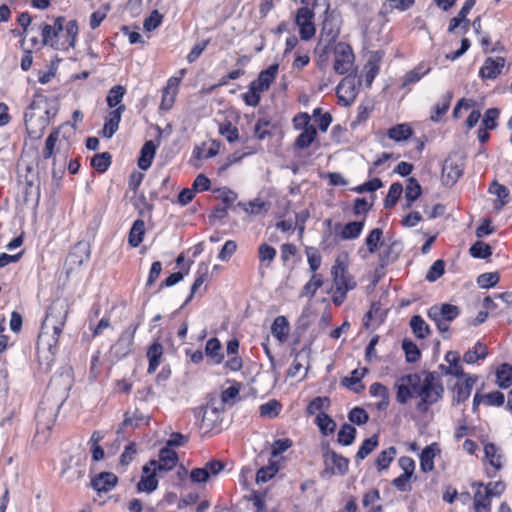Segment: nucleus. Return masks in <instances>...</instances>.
Instances as JSON below:
<instances>
[{
  "label": "nucleus",
  "mask_w": 512,
  "mask_h": 512,
  "mask_svg": "<svg viewBox=\"0 0 512 512\" xmlns=\"http://www.w3.org/2000/svg\"><path fill=\"white\" fill-rule=\"evenodd\" d=\"M69 315V306L53 301L46 310L45 318L37 337V349H46L52 355L57 352L59 338L63 333Z\"/></svg>",
  "instance_id": "1"
},
{
  "label": "nucleus",
  "mask_w": 512,
  "mask_h": 512,
  "mask_svg": "<svg viewBox=\"0 0 512 512\" xmlns=\"http://www.w3.org/2000/svg\"><path fill=\"white\" fill-rule=\"evenodd\" d=\"M39 32L41 46H48L57 51H68L76 45L79 27L77 20H66L64 16H57L52 24L41 23Z\"/></svg>",
  "instance_id": "2"
},
{
  "label": "nucleus",
  "mask_w": 512,
  "mask_h": 512,
  "mask_svg": "<svg viewBox=\"0 0 512 512\" xmlns=\"http://www.w3.org/2000/svg\"><path fill=\"white\" fill-rule=\"evenodd\" d=\"M350 257L347 252L339 253L330 268L331 287L327 293L335 307H340L348 298V293L358 286L356 276L350 270Z\"/></svg>",
  "instance_id": "3"
},
{
  "label": "nucleus",
  "mask_w": 512,
  "mask_h": 512,
  "mask_svg": "<svg viewBox=\"0 0 512 512\" xmlns=\"http://www.w3.org/2000/svg\"><path fill=\"white\" fill-rule=\"evenodd\" d=\"M333 55V71L338 75H346L354 71L355 54L352 46L344 41H338L331 46L326 45L319 54L318 63L327 61L328 53Z\"/></svg>",
  "instance_id": "4"
},
{
  "label": "nucleus",
  "mask_w": 512,
  "mask_h": 512,
  "mask_svg": "<svg viewBox=\"0 0 512 512\" xmlns=\"http://www.w3.org/2000/svg\"><path fill=\"white\" fill-rule=\"evenodd\" d=\"M424 378L421 388L418 392L420 401L417 403V409L421 412L427 411L428 407L442 399L444 387L439 374L436 372H424Z\"/></svg>",
  "instance_id": "5"
},
{
  "label": "nucleus",
  "mask_w": 512,
  "mask_h": 512,
  "mask_svg": "<svg viewBox=\"0 0 512 512\" xmlns=\"http://www.w3.org/2000/svg\"><path fill=\"white\" fill-rule=\"evenodd\" d=\"M460 314V307L450 303L434 304L427 310L428 318L434 322L442 335L450 332V323Z\"/></svg>",
  "instance_id": "6"
},
{
  "label": "nucleus",
  "mask_w": 512,
  "mask_h": 512,
  "mask_svg": "<svg viewBox=\"0 0 512 512\" xmlns=\"http://www.w3.org/2000/svg\"><path fill=\"white\" fill-rule=\"evenodd\" d=\"M422 381L419 373H410L399 377L394 383L397 403L405 405L412 398L418 397Z\"/></svg>",
  "instance_id": "7"
},
{
  "label": "nucleus",
  "mask_w": 512,
  "mask_h": 512,
  "mask_svg": "<svg viewBox=\"0 0 512 512\" xmlns=\"http://www.w3.org/2000/svg\"><path fill=\"white\" fill-rule=\"evenodd\" d=\"M139 325L140 323L129 325L111 345L108 353L113 360L120 361L132 352L134 337Z\"/></svg>",
  "instance_id": "8"
},
{
  "label": "nucleus",
  "mask_w": 512,
  "mask_h": 512,
  "mask_svg": "<svg viewBox=\"0 0 512 512\" xmlns=\"http://www.w3.org/2000/svg\"><path fill=\"white\" fill-rule=\"evenodd\" d=\"M483 466L487 477L495 478L505 465V455L502 449L495 443L487 442L484 444Z\"/></svg>",
  "instance_id": "9"
},
{
  "label": "nucleus",
  "mask_w": 512,
  "mask_h": 512,
  "mask_svg": "<svg viewBox=\"0 0 512 512\" xmlns=\"http://www.w3.org/2000/svg\"><path fill=\"white\" fill-rule=\"evenodd\" d=\"M223 407L218 408L213 401L202 408V419L199 424L203 436L214 435L221 431Z\"/></svg>",
  "instance_id": "10"
},
{
  "label": "nucleus",
  "mask_w": 512,
  "mask_h": 512,
  "mask_svg": "<svg viewBox=\"0 0 512 512\" xmlns=\"http://www.w3.org/2000/svg\"><path fill=\"white\" fill-rule=\"evenodd\" d=\"M304 5L297 9L295 16V23L299 27V34L302 40H310L316 33V28L313 22L314 11L309 7L310 0H300Z\"/></svg>",
  "instance_id": "11"
},
{
  "label": "nucleus",
  "mask_w": 512,
  "mask_h": 512,
  "mask_svg": "<svg viewBox=\"0 0 512 512\" xmlns=\"http://www.w3.org/2000/svg\"><path fill=\"white\" fill-rule=\"evenodd\" d=\"M324 470L322 477L345 475L349 470V459L327 448L323 452Z\"/></svg>",
  "instance_id": "12"
},
{
  "label": "nucleus",
  "mask_w": 512,
  "mask_h": 512,
  "mask_svg": "<svg viewBox=\"0 0 512 512\" xmlns=\"http://www.w3.org/2000/svg\"><path fill=\"white\" fill-rule=\"evenodd\" d=\"M186 73L187 69L182 68L177 72V76H172L167 80L166 85L161 90L160 108L162 110L168 111L173 107L179 86Z\"/></svg>",
  "instance_id": "13"
},
{
  "label": "nucleus",
  "mask_w": 512,
  "mask_h": 512,
  "mask_svg": "<svg viewBox=\"0 0 512 512\" xmlns=\"http://www.w3.org/2000/svg\"><path fill=\"white\" fill-rule=\"evenodd\" d=\"M360 84L354 76L347 74L336 87L338 103L345 107L350 106L358 96Z\"/></svg>",
  "instance_id": "14"
},
{
  "label": "nucleus",
  "mask_w": 512,
  "mask_h": 512,
  "mask_svg": "<svg viewBox=\"0 0 512 512\" xmlns=\"http://www.w3.org/2000/svg\"><path fill=\"white\" fill-rule=\"evenodd\" d=\"M179 461L178 454L169 447H163L159 451L158 460H150L148 463L159 472L161 476L163 472L173 470Z\"/></svg>",
  "instance_id": "15"
},
{
  "label": "nucleus",
  "mask_w": 512,
  "mask_h": 512,
  "mask_svg": "<svg viewBox=\"0 0 512 512\" xmlns=\"http://www.w3.org/2000/svg\"><path fill=\"white\" fill-rule=\"evenodd\" d=\"M159 472L155 470L149 463L142 467V474L136 488L138 492L152 493L158 487Z\"/></svg>",
  "instance_id": "16"
},
{
  "label": "nucleus",
  "mask_w": 512,
  "mask_h": 512,
  "mask_svg": "<svg viewBox=\"0 0 512 512\" xmlns=\"http://www.w3.org/2000/svg\"><path fill=\"white\" fill-rule=\"evenodd\" d=\"M125 105L118 106L116 109L110 110L104 119V126L100 135L104 138H111L118 130L121 122L122 114L125 112Z\"/></svg>",
  "instance_id": "17"
},
{
  "label": "nucleus",
  "mask_w": 512,
  "mask_h": 512,
  "mask_svg": "<svg viewBox=\"0 0 512 512\" xmlns=\"http://www.w3.org/2000/svg\"><path fill=\"white\" fill-rule=\"evenodd\" d=\"M476 381L477 377L471 375L460 378L452 389L453 402L460 404L468 400Z\"/></svg>",
  "instance_id": "18"
},
{
  "label": "nucleus",
  "mask_w": 512,
  "mask_h": 512,
  "mask_svg": "<svg viewBox=\"0 0 512 512\" xmlns=\"http://www.w3.org/2000/svg\"><path fill=\"white\" fill-rule=\"evenodd\" d=\"M505 66V58L503 57H488L480 67L479 76L482 80H494L502 72Z\"/></svg>",
  "instance_id": "19"
},
{
  "label": "nucleus",
  "mask_w": 512,
  "mask_h": 512,
  "mask_svg": "<svg viewBox=\"0 0 512 512\" xmlns=\"http://www.w3.org/2000/svg\"><path fill=\"white\" fill-rule=\"evenodd\" d=\"M340 33V26L338 22L336 21V17L334 16V13L330 11V6L327 5V8L324 13V19L322 22V28H321V36L328 37V42L330 43H336V39L339 36Z\"/></svg>",
  "instance_id": "20"
},
{
  "label": "nucleus",
  "mask_w": 512,
  "mask_h": 512,
  "mask_svg": "<svg viewBox=\"0 0 512 512\" xmlns=\"http://www.w3.org/2000/svg\"><path fill=\"white\" fill-rule=\"evenodd\" d=\"M276 129L277 124L270 116L265 115L256 120L253 128V135L258 141H263L267 138H271Z\"/></svg>",
  "instance_id": "21"
},
{
  "label": "nucleus",
  "mask_w": 512,
  "mask_h": 512,
  "mask_svg": "<svg viewBox=\"0 0 512 512\" xmlns=\"http://www.w3.org/2000/svg\"><path fill=\"white\" fill-rule=\"evenodd\" d=\"M118 483V477L112 472H100L91 479V486L100 493L110 492Z\"/></svg>",
  "instance_id": "22"
},
{
  "label": "nucleus",
  "mask_w": 512,
  "mask_h": 512,
  "mask_svg": "<svg viewBox=\"0 0 512 512\" xmlns=\"http://www.w3.org/2000/svg\"><path fill=\"white\" fill-rule=\"evenodd\" d=\"M164 354V347L159 339H156L152 342V344L148 347L146 356L148 358L149 364L147 368L148 374H153L159 367L161 363V359Z\"/></svg>",
  "instance_id": "23"
},
{
  "label": "nucleus",
  "mask_w": 512,
  "mask_h": 512,
  "mask_svg": "<svg viewBox=\"0 0 512 512\" xmlns=\"http://www.w3.org/2000/svg\"><path fill=\"white\" fill-rule=\"evenodd\" d=\"M290 330V323L287 317L283 315L277 316L271 325L272 335L281 344L285 343L288 340Z\"/></svg>",
  "instance_id": "24"
},
{
  "label": "nucleus",
  "mask_w": 512,
  "mask_h": 512,
  "mask_svg": "<svg viewBox=\"0 0 512 512\" xmlns=\"http://www.w3.org/2000/svg\"><path fill=\"white\" fill-rule=\"evenodd\" d=\"M439 453L440 448L438 443H432L422 450L419 458L420 468L423 472H431L434 469V459Z\"/></svg>",
  "instance_id": "25"
},
{
  "label": "nucleus",
  "mask_w": 512,
  "mask_h": 512,
  "mask_svg": "<svg viewBox=\"0 0 512 512\" xmlns=\"http://www.w3.org/2000/svg\"><path fill=\"white\" fill-rule=\"evenodd\" d=\"M279 70V64H271L267 69L262 70L258 77L252 82L255 83L260 90L267 91L271 84L275 81Z\"/></svg>",
  "instance_id": "26"
},
{
  "label": "nucleus",
  "mask_w": 512,
  "mask_h": 512,
  "mask_svg": "<svg viewBox=\"0 0 512 512\" xmlns=\"http://www.w3.org/2000/svg\"><path fill=\"white\" fill-rule=\"evenodd\" d=\"M105 438V431L95 430L93 431L89 441V449L93 462H99L105 458V452L100 442Z\"/></svg>",
  "instance_id": "27"
},
{
  "label": "nucleus",
  "mask_w": 512,
  "mask_h": 512,
  "mask_svg": "<svg viewBox=\"0 0 512 512\" xmlns=\"http://www.w3.org/2000/svg\"><path fill=\"white\" fill-rule=\"evenodd\" d=\"M150 417L144 415L139 409H135L133 412H125L123 421L121 422V428L132 427L133 429L139 428L143 425H149Z\"/></svg>",
  "instance_id": "28"
},
{
  "label": "nucleus",
  "mask_w": 512,
  "mask_h": 512,
  "mask_svg": "<svg viewBox=\"0 0 512 512\" xmlns=\"http://www.w3.org/2000/svg\"><path fill=\"white\" fill-rule=\"evenodd\" d=\"M482 401H484L487 406L499 407L505 403V396L500 391H492L485 395L476 393L473 398V409H476Z\"/></svg>",
  "instance_id": "29"
},
{
  "label": "nucleus",
  "mask_w": 512,
  "mask_h": 512,
  "mask_svg": "<svg viewBox=\"0 0 512 512\" xmlns=\"http://www.w3.org/2000/svg\"><path fill=\"white\" fill-rule=\"evenodd\" d=\"M46 120L39 117L35 119V115L25 114V128L30 138L38 139L42 136L45 129Z\"/></svg>",
  "instance_id": "30"
},
{
  "label": "nucleus",
  "mask_w": 512,
  "mask_h": 512,
  "mask_svg": "<svg viewBox=\"0 0 512 512\" xmlns=\"http://www.w3.org/2000/svg\"><path fill=\"white\" fill-rule=\"evenodd\" d=\"M205 355L211 360V362L215 365L221 364L224 355L222 353V345L218 338L212 337L207 340L205 344Z\"/></svg>",
  "instance_id": "31"
},
{
  "label": "nucleus",
  "mask_w": 512,
  "mask_h": 512,
  "mask_svg": "<svg viewBox=\"0 0 512 512\" xmlns=\"http://www.w3.org/2000/svg\"><path fill=\"white\" fill-rule=\"evenodd\" d=\"M156 154V145L152 140L146 141L140 150L138 166L141 170H148Z\"/></svg>",
  "instance_id": "32"
},
{
  "label": "nucleus",
  "mask_w": 512,
  "mask_h": 512,
  "mask_svg": "<svg viewBox=\"0 0 512 512\" xmlns=\"http://www.w3.org/2000/svg\"><path fill=\"white\" fill-rule=\"evenodd\" d=\"M146 233L145 222L142 219H136L128 233V244L132 248L140 246Z\"/></svg>",
  "instance_id": "33"
},
{
  "label": "nucleus",
  "mask_w": 512,
  "mask_h": 512,
  "mask_svg": "<svg viewBox=\"0 0 512 512\" xmlns=\"http://www.w3.org/2000/svg\"><path fill=\"white\" fill-rule=\"evenodd\" d=\"M477 490L474 494V508L476 512H489L491 506V497L484 490L483 483H477Z\"/></svg>",
  "instance_id": "34"
},
{
  "label": "nucleus",
  "mask_w": 512,
  "mask_h": 512,
  "mask_svg": "<svg viewBox=\"0 0 512 512\" xmlns=\"http://www.w3.org/2000/svg\"><path fill=\"white\" fill-rule=\"evenodd\" d=\"M60 137V130L59 128L53 129V131L48 135V137L45 140V145L42 150V158L44 160L52 159L53 166L55 165L56 159V144Z\"/></svg>",
  "instance_id": "35"
},
{
  "label": "nucleus",
  "mask_w": 512,
  "mask_h": 512,
  "mask_svg": "<svg viewBox=\"0 0 512 512\" xmlns=\"http://www.w3.org/2000/svg\"><path fill=\"white\" fill-rule=\"evenodd\" d=\"M366 372H367L366 368H363L362 370L354 369L350 373V376L345 377L342 380L343 386L353 390L356 393L361 392L364 389V385L362 384V379L364 378Z\"/></svg>",
  "instance_id": "36"
},
{
  "label": "nucleus",
  "mask_w": 512,
  "mask_h": 512,
  "mask_svg": "<svg viewBox=\"0 0 512 512\" xmlns=\"http://www.w3.org/2000/svg\"><path fill=\"white\" fill-rule=\"evenodd\" d=\"M488 356V347L486 344L478 341L472 349L466 351L463 355V361L467 364H474Z\"/></svg>",
  "instance_id": "37"
},
{
  "label": "nucleus",
  "mask_w": 512,
  "mask_h": 512,
  "mask_svg": "<svg viewBox=\"0 0 512 512\" xmlns=\"http://www.w3.org/2000/svg\"><path fill=\"white\" fill-rule=\"evenodd\" d=\"M209 278V267L205 263H201L198 266V269L195 274V280L191 286V292L189 296L187 297L185 304L190 302L198 289L208 280Z\"/></svg>",
  "instance_id": "38"
},
{
  "label": "nucleus",
  "mask_w": 512,
  "mask_h": 512,
  "mask_svg": "<svg viewBox=\"0 0 512 512\" xmlns=\"http://www.w3.org/2000/svg\"><path fill=\"white\" fill-rule=\"evenodd\" d=\"M257 254L259 259V269L269 268L277 255V251L273 246L267 243H262L258 247Z\"/></svg>",
  "instance_id": "39"
},
{
  "label": "nucleus",
  "mask_w": 512,
  "mask_h": 512,
  "mask_svg": "<svg viewBox=\"0 0 512 512\" xmlns=\"http://www.w3.org/2000/svg\"><path fill=\"white\" fill-rule=\"evenodd\" d=\"M463 171L458 165H454L448 160L445 161L442 168V179L445 185H454L462 176Z\"/></svg>",
  "instance_id": "40"
},
{
  "label": "nucleus",
  "mask_w": 512,
  "mask_h": 512,
  "mask_svg": "<svg viewBox=\"0 0 512 512\" xmlns=\"http://www.w3.org/2000/svg\"><path fill=\"white\" fill-rule=\"evenodd\" d=\"M476 0H465L463 6L461 7L458 15L453 17L449 21L448 32L455 33L456 29L459 28L460 24L465 20L467 15L470 13L472 8L475 6Z\"/></svg>",
  "instance_id": "41"
},
{
  "label": "nucleus",
  "mask_w": 512,
  "mask_h": 512,
  "mask_svg": "<svg viewBox=\"0 0 512 512\" xmlns=\"http://www.w3.org/2000/svg\"><path fill=\"white\" fill-rule=\"evenodd\" d=\"M396 454L397 449L394 446H390L387 449L381 451L375 459V466L377 471L382 472L387 470L390 467V464L393 462Z\"/></svg>",
  "instance_id": "42"
},
{
  "label": "nucleus",
  "mask_w": 512,
  "mask_h": 512,
  "mask_svg": "<svg viewBox=\"0 0 512 512\" xmlns=\"http://www.w3.org/2000/svg\"><path fill=\"white\" fill-rule=\"evenodd\" d=\"M413 134V130L407 123L397 124L387 131V136L396 142L409 139Z\"/></svg>",
  "instance_id": "43"
},
{
  "label": "nucleus",
  "mask_w": 512,
  "mask_h": 512,
  "mask_svg": "<svg viewBox=\"0 0 512 512\" xmlns=\"http://www.w3.org/2000/svg\"><path fill=\"white\" fill-rule=\"evenodd\" d=\"M410 327L414 336L418 339H425L431 333L429 325L420 315H414L411 317Z\"/></svg>",
  "instance_id": "44"
},
{
  "label": "nucleus",
  "mask_w": 512,
  "mask_h": 512,
  "mask_svg": "<svg viewBox=\"0 0 512 512\" xmlns=\"http://www.w3.org/2000/svg\"><path fill=\"white\" fill-rule=\"evenodd\" d=\"M330 398L327 396H317L313 398L306 407V415L312 416L319 413H325L324 410L330 407Z\"/></svg>",
  "instance_id": "45"
},
{
  "label": "nucleus",
  "mask_w": 512,
  "mask_h": 512,
  "mask_svg": "<svg viewBox=\"0 0 512 512\" xmlns=\"http://www.w3.org/2000/svg\"><path fill=\"white\" fill-rule=\"evenodd\" d=\"M126 94V88L122 85H115L108 91L106 103L109 108L116 109L118 106L124 105L122 100Z\"/></svg>",
  "instance_id": "46"
},
{
  "label": "nucleus",
  "mask_w": 512,
  "mask_h": 512,
  "mask_svg": "<svg viewBox=\"0 0 512 512\" xmlns=\"http://www.w3.org/2000/svg\"><path fill=\"white\" fill-rule=\"evenodd\" d=\"M496 383L500 388L506 389L512 385V365L501 364L496 370Z\"/></svg>",
  "instance_id": "47"
},
{
  "label": "nucleus",
  "mask_w": 512,
  "mask_h": 512,
  "mask_svg": "<svg viewBox=\"0 0 512 512\" xmlns=\"http://www.w3.org/2000/svg\"><path fill=\"white\" fill-rule=\"evenodd\" d=\"M90 164L96 172L104 173L112 164V156L109 152L97 153L92 157Z\"/></svg>",
  "instance_id": "48"
},
{
  "label": "nucleus",
  "mask_w": 512,
  "mask_h": 512,
  "mask_svg": "<svg viewBox=\"0 0 512 512\" xmlns=\"http://www.w3.org/2000/svg\"><path fill=\"white\" fill-rule=\"evenodd\" d=\"M365 225V221H353L344 225L340 232V236L344 240L356 239L360 236Z\"/></svg>",
  "instance_id": "49"
},
{
  "label": "nucleus",
  "mask_w": 512,
  "mask_h": 512,
  "mask_svg": "<svg viewBox=\"0 0 512 512\" xmlns=\"http://www.w3.org/2000/svg\"><path fill=\"white\" fill-rule=\"evenodd\" d=\"M316 137V128L314 126H308L297 136L295 140V147L299 149H306L315 141Z\"/></svg>",
  "instance_id": "50"
},
{
  "label": "nucleus",
  "mask_w": 512,
  "mask_h": 512,
  "mask_svg": "<svg viewBox=\"0 0 512 512\" xmlns=\"http://www.w3.org/2000/svg\"><path fill=\"white\" fill-rule=\"evenodd\" d=\"M431 68L424 63L418 64L414 69L407 72L403 79V86L414 84L430 72Z\"/></svg>",
  "instance_id": "51"
},
{
  "label": "nucleus",
  "mask_w": 512,
  "mask_h": 512,
  "mask_svg": "<svg viewBox=\"0 0 512 512\" xmlns=\"http://www.w3.org/2000/svg\"><path fill=\"white\" fill-rule=\"evenodd\" d=\"M378 444H379V438H378V435H376V434L365 439L362 442L361 446L359 447V449L355 455V460L359 461V460L365 459L370 453H372L374 451V449L378 446Z\"/></svg>",
  "instance_id": "52"
},
{
  "label": "nucleus",
  "mask_w": 512,
  "mask_h": 512,
  "mask_svg": "<svg viewBox=\"0 0 512 512\" xmlns=\"http://www.w3.org/2000/svg\"><path fill=\"white\" fill-rule=\"evenodd\" d=\"M452 100V95L447 93L444 95L440 102L436 103L432 113L430 115V119L433 122H438L440 119L447 113L449 110L450 104Z\"/></svg>",
  "instance_id": "53"
},
{
  "label": "nucleus",
  "mask_w": 512,
  "mask_h": 512,
  "mask_svg": "<svg viewBox=\"0 0 512 512\" xmlns=\"http://www.w3.org/2000/svg\"><path fill=\"white\" fill-rule=\"evenodd\" d=\"M264 92L253 82H250L248 91L242 95V99L247 106L256 107L261 101V93Z\"/></svg>",
  "instance_id": "54"
},
{
  "label": "nucleus",
  "mask_w": 512,
  "mask_h": 512,
  "mask_svg": "<svg viewBox=\"0 0 512 512\" xmlns=\"http://www.w3.org/2000/svg\"><path fill=\"white\" fill-rule=\"evenodd\" d=\"M282 410V405L276 399H271L259 407L261 417L276 418Z\"/></svg>",
  "instance_id": "55"
},
{
  "label": "nucleus",
  "mask_w": 512,
  "mask_h": 512,
  "mask_svg": "<svg viewBox=\"0 0 512 512\" xmlns=\"http://www.w3.org/2000/svg\"><path fill=\"white\" fill-rule=\"evenodd\" d=\"M305 254L310 272L318 271L322 265V255L320 251L316 247L307 246L305 248Z\"/></svg>",
  "instance_id": "56"
},
{
  "label": "nucleus",
  "mask_w": 512,
  "mask_h": 512,
  "mask_svg": "<svg viewBox=\"0 0 512 512\" xmlns=\"http://www.w3.org/2000/svg\"><path fill=\"white\" fill-rule=\"evenodd\" d=\"M315 423L323 435L331 434L336 429L335 421L326 413L317 414Z\"/></svg>",
  "instance_id": "57"
},
{
  "label": "nucleus",
  "mask_w": 512,
  "mask_h": 512,
  "mask_svg": "<svg viewBox=\"0 0 512 512\" xmlns=\"http://www.w3.org/2000/svg\"><path fill=\"white\" fill-rule=\"evenodd\" d=\"M402 192V184L399 182L392 183L389 187L388 194L384 199V207L386 209L393 208L397 204L400 196L402 195Z\"/></svg>",
  "instance_id": "58"
},
{
  "label": "nucleus",
  "mask_w": 512,
  "mask_h": 512,
  "mask_svg": "<svg viewBox=\"0 0 512 512\" xmlns=\"http://www.w3.org/2000/svg\"><path fill=\"white\" fill-rule=\"evenodd\" d=\"M489 192L497 196L499 205H495L496 208H501L509 202V190L506 186L493 181L489 186Z\"/></svg>",
  "instance_id": "59"
},
{
  "label": "nucleus",
  "mask_w": 512,
  "mask_h": 512,
  "mask_svg": "<svg viewBox=\"0 0 512 512\" xmlns=\"http://www.w3.org/2000/svg\"><path fill=\"white\" fill-rule=\"evenodd\" d=\"M219 134L229 143H233L239 138L238 128L229 120H225L219 124Z\"/></svg>",
  "instance_id": "60"
},
{
  "label": "nucleus",
  "mask_w": 512,
  "mask_h": 512,
  "mask_svg": "<svg viewBox=\"0 0 512 512\" xmlns=\"http://www.w3.org/2000/svg\"><path fill=\"white\" fill-rule=\"evenodd\" d=\"M356 437V429L350 424H343L338 432L337 441L343 446L351 445Z\"/></svg>",
  "instance_id": "61"
},
{
  "label": "nucleus",
  "mask_w": 512,
  "mask_h": 512,
  "mask_svg": "<svg viewBox=\"0 0 512 512\" xmlns=\"http://www.w3.org/2000/svg\"><path fill=\"white\" fill-rule=\"evenodd\" d=\"M402 349L405 353V358L408 363H415L420 360L421 352L413 341L404 339L402 341Z\"/></svg>",
  "instance_id": "62"
},
{
  "label": "nucleus",
  "mask_w": 512,
  "mask_h": 512,
  "mask_svg": "<svg viewBox=\"0 0 512 512\" xmlns=\"http://www.w3.org/2000/svg\"><path fill=\"white\" fill-rule=\"evenodd\" d=\"M421 195V186L417 179L411 177L405 188V198L408 202L407 206L410 207L412 203Z\"/></svg>",
  "instance_id": "63"
},
{
  "label": "nucleus",
  "mask_w": 512,
  "mask_h": 512,
  "mask_svg": "<svg viewBox=\"0 0 512 512\" xmlns=\"http://www.w3.org/2000/svg\"><path fill=\"white\" fill-rule=\"evenodd\" d=\"M382 238L383 230L381 228H374L369 232L365 239V244L367 246L369 253L373 254L378 250Z\"/></svg>",
  "instance_id": "64"
}]
</instances>
